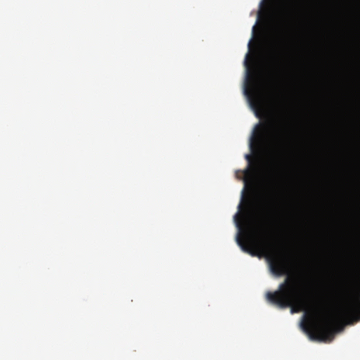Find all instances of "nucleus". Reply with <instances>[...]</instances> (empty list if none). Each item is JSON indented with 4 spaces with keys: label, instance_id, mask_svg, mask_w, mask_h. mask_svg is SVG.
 I'll list each match as a JSON object with an SVG mask.
<instances>
[{
    "label": "nucleus",
    "instance_id": "nucleus-7",
    "mask_svg": "<svg viewBox=\"0 0 360 360\" xmlns=\"http://www.w3.org/2000/svg\"><path fill=\"white\" fill-rule=\"evenodd\" d=\"M237 225L240 226V222L237 221Z\"/></svg>",
    "mask_w": 360,
    "mask_h": 360
},
{
    "label": "nucleus",
    "instance_id": "nucleus-4",
    "mask_svg": "<svg viewBox=\"0 0 360 360\" xmlns=\"http://www.w3.org/2000/svg\"><path fill=\"white\" fill-rule=\"evenodd\" d=\"M247 69V82L249 89H245V93L250 99L251 105L255 108L261 106L262 101L258 89V74L252 70L247 60L245 62Z\"/></svg>",
    "mask_w": 360,
    "mask_h": 360
},
{
    "label": "nucleus",
    "instance_id": "nucleus-3",
    "mask_svg": "<svg viewBox=\"0 0 360 360\" xmlns=\"http://www.w3.org/2000/svg\"><path fill=\"white\" fill-rule=\"evenodd\" d=\"M274 53L276 69L280 73L283 72L290 56V41L285 32L282 33L274 44Z\"/></svg>",
    "mask_w": 360,
    "mask_h": 360
},
{
    "label": "nucleus",
    "instance_id": "nucleus-6",
    "mask_svg": "<svg viewBox=\"0 0 360 360\" xmlns=\"http://www.w3.org/2000/svg\"><path fill=\"white\" fill-rule=\"evenodd\" d=\"M294 13H295V6L291 5L290 6L288 7V11H287L288 22H289V20L292 18Z\"/></svg>",
    "mask_w": 360,
    "mask_h": 360
},
{
    "label": "nucleus",
    "instance_id": "nucleus-5",
    "mask_svg": "<svg viewBox=\"0 0 360 360\" xmlns=\"http://www.w3.org/2000/svg\"><path fill=\"white\" fill-rule=\"evenodd\" d=\"M245 158L248 162V165L247 169L244 172V174L245 179H248L252 177L259 171V163L258 161H256L255 162L253 163L252 158L250 155H246ZM245 181L246 182L247 179H245Z\"/></svg>",
    "mask_w": 360,
    "mask_h": 360
},
{
    "label": "nucleus",
    "instance_id": "nucleus-1",
    "mask_svg": "<svg viewBox=\"0 0 360 360\" xmlns=\"http://www.w3.org/2000/svg\"><path fill=\"white\" fill-rule=\"evenodd\" d=\"M236 241L243 252L252 256H257L259 253L265 255L272 274L277 276L287 275L277 290L266 293V299L281 309L290 307L292 313L305 311L302 326L311 339L330 342L340 320L360 321L359 301L356 298L353 302L350 299L349 279L346 274L341 275L328 293V301L334 309L333 313L323 314L319 307L309 305L306 288L297 277L289 274L288 261L278 252L277 243L269 231L262 236L255 231L245 233L243 236L238 233Z\"/></svg>",
    "mask_w": 360,
    "mask_h": 360
},
{
    "label": "nucleus",
    "instance_id": "nucleus-2",
    "mask_svg": "<svg viewBox=\"0 0 360 360\" xmlns=\"http://www.w3.org/2000/svg\"><path fill=\"white\" fill-rule=\"evenodd\" d=\"M269 129L274 130L275 137L282 149H285L289 146L290 141L289 129L284 124L276 125L274 120H269L264 124L257 126V131L255 132L250 140V146L251 150L262 144L264 134Z\"/></svg>",
    "mask_w": 360,
    "mask_h": 360
}]
</instances>
